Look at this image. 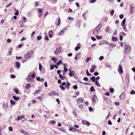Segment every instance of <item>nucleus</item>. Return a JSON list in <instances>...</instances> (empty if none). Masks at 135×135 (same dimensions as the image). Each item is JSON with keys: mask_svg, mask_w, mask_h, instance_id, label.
Instances as JSON below:
<instances>
[{"mask_svg": "<svg viewBox=\"0 0 135 135\" xmlns=\"http://www.w3.org/2000/svg\"><path fill=\"white\" fill-rule=\"evenodd\" d=\"M34 55V53L32 50L28 51L24 55L25 59L28 60Z\"/></svg>", "mask_w": 135, "mask_h": 135, "instance_id": "obj_1", "label": "nucleus"}, {"mask_svg": "<svg viewBox=\"0 0 135 135\" xmlns=\"http://www.w3.org/2000/svg\"><path fill=\"white\" fill-rule=\"evenodd\" d=\"M102 27L101 24H99L94 29L93 33L95 35L98 34L100 31Z\"/></svg>", "mask_w": 135, "mask_h": 135, "instance_id": "obj_2", "label": "nucleus"}, {"mask_svg": "<svg viewBox=\"0 0 135 135\" xmlns=\"http://www.w3.org/2000/svg\"><path fill=\"white\" fill-rule=\"evenodd\" d=\"M131 50V47L130 46L126 44L125 45L124 52H125L126 54L129 53Z\"/></svg>", "mask_w": 135, "mask_h": 135, "instance_id": "obj_3", "label": "nucleus"}, {"mask_svg": "<svg viewBox=\"0 0 135 135\" xmlns=\"http://www.w3.org/2000/svg\"><path fill=\"white\" fill-rule=\"evenodd\" d=\"M61 50V47H57L56 49V50L54 51V53L56 55H58L60 53Z\"/></svg>", "mask_w": 135, "mask_h": 135, "instance_id": "obj_4", "label": "nucleus"}, {"mask_svg": "<svg viewBox=\"0 0 135 135\" xmlns=\"http://www.w3.org/2000/svg\"><path fill=\"white\" fill-rule=\"evenodd\" d=\"M59 94L58 93L55 91H51L49 93V96H52L57 95H58Z\"/></svg>", "mask_w": 135, "mask_h": 135, "instance_id": "obj_5", "label": "nucleus"}, {"mask_svg": "<svg viewBox=\"0 0 135 135\" xmlns=\"http://www.w3.org/2000/svg\"><path fill=\"white\" fill-rule=\"evenodd\" d=\"M69 131H72L73 132H79L78 130L73 127H70L69 129Z\"/></svg>", "mask_w": 135, "mask_h": 135, "instance_id": "obj_6", "label": "nucleus"}, {"mask_svg": "<svg viewBox=\"0 0 135 135\" xmlns=\"http://www.w3.org/2000/svg\"><path fill=\"white\" fill-rule=\"evenodd\" d=\"M8 108V106L7 103H3V108L6 110Z\"/></svg>", "mask_w": 135, "mask_h": 135, "instance_id": "obj_7", "label": "nucleus"}, {"mask_svg": "<svg viewBox=\"0 0 135 135\" xmlns=\"http://www.w3.org/2000/svg\"><path fill=\"white\" fill-rule=\"evenodd\" d=\"M25 118V116L23 115H19L17 117V118L15 119V120H21L23 118Z\"/></svg>", "mask_w": 135, "mask_h": 135, "instance_id": "obj_8", "label": "nucleus"}, {"mask_svg": "<svg viewBox=\"0 0 135 135\" xmlns=\"http://www.w3.org/2000/svg\"><path fill=\"white\" fill-rule=\"evenodd\" d=\"M105 31L106 32H108L109 33H111L112 32V30L109 28L108 26H107L105 29Z\"/></svg>", "mask_w": 135, "mask_h": 135, "instance_id": "obj_9", "label": "nucleus"}, {"mask_svg": "<svg viewBox=\"0 0 135 135\" xmlns=\"http://www.w3.org/2000/svg\"><path fill=\"white\" fill-rule=\"evenodd\" d=\"M98 100V99L97 98V97L95 95H94L93 97L92 101L94 103H95Z\"/></svg>", "mask_w": 135, "mask_h": 135, "instance_id": "obj_10", "label": "nucleus"}, {"mask_svg": "<svg viewBox=\"0 0 135 135\" xmlns=\"http://www.w3.org/2000/svg\"><path fill=\"white\" fill-rule=\"evenodd\" d=\"M130 12L132 13H133L135 11L134 7L133 5H131L130 6Z\"/></svg>", "mask_w": 135, "mask_h": 135, "instance_id": "obj_11", "label": "nucleus"}, {"mask_svg": "<svg viewBox=\"0 0 135 135\" xmlns=\"http://www.w3.org/2000/svg\"><path fill=\"white\" fill-rule=\"evenodd\" d=\"M118 70L119 72L120 73H123V70L122 69V66H120V65H119V66L118 67Z\"/></svg>", "mask_w": 135, "mask_h": 135, "instance_id": "obj_12", "label": "nucleus"}, {"mask_svg": "<svg viewBox=\"0 0 135 135\" xmlns=\"http://www.w3.org/2000/svg\"><path fill=\"white\" fill-rule=\"evenodd\" d=\"M83 99L82 98H79L77 100V102L78 103H81L83 102Z\"/></svg>", "mask_w": 135, "mask_h": 135, "instance_id": "obj_13", "label": "nucleus"}, {"mask_svg": "<svg viewBox=\"0 0 135 135\" xmlns=\"http://www.w3.org/2000/svg\"><path fill=\"white\" fill-rule=\"evenodd\" d=\"M18 69H19L20 67V63L16 61L15 63Z\"/></svg>", "mask_w": 135, "mask_h": 135, "instance_id": "obj_14", "label": "nucleus"}, {"mask_svg": "<svg viewBox=\"0 0 135 135\" xmlns=\"http://www.w3.org/2000/svg\"><path fill=\"white\" fill-rule=\"evenodd\" d=\"M124 97H125L124 93L123 92L120 95V98L122 99H123L124 98Z\"/></svg>", "mask_w": 135, "mask_h": 135, "instance_id": "obj_15", "label": "nucleus"}, {"mask_svg": "<svg viewBox=\"0 0 135 135\" xmlns=\"http://www.w3.org/2000/svg\"><path fill=\"white\" fill-rule=\"evenodd\" d=\"M30 75H29L26 78V79L28 82L32 81V80L31 78L30 77Z\"/></svg>", "mask_w": 135, "mask_h": 135, "instance_id": "obj_16", "label": "nucleus"}, {"mask_svg": "<svg viewBox=\"0 0 135 135\" xmlns=\"http://www.w3.org/2000/svg\"><path fill=\"white\" fill-rule=\"evenodd\" d=\"M75 74L74 71H69V75L70 76H71Z\"/></svg>", "mask_w": 135, "mask_h": 135, "instance_id": "obj_17", "label": "nucleus"}, {"mask_svg": "<svg viewBox=\"0 0 135 135\" xmlns=\"http://www.w3.org/2000/svg\"><path fill=\"white\" fill-rule=\"evenodd\" d=\"M9 51L8 52V55H10L12 54V48H10L8 49Z\"/></svg>", "mask_w": 135, "mask_h": 135, "instance_id": "obj_18", "label": "nucleus"}, {"mask_svg": "<svg viewBox=\"0 0 135 135\" xmlns=\"http://www.w3.org/2000/svg\"><path fill=\"white\" fill-rule=\"evenodd\" d=\"M52 30H50L49 32V37L50 38L52 37Z\"/></svg>", "mask_w": 135, "mask_h": 135, "instance_id": "obj_19", "label": "nucleus"}, {"mask_svg": "<svg viewBox=\"0 0 135 135\" xmlns=\"http://www.w3.org/2000/svg\"><path fill=\"white\" fill-rule=\"evenodd\" d=\"M126 21V18H125L123 20L122 23H121V25L123 26V27Z\"/></svg>", "mask_w": 135, "mask_h": 135, "instance_id": "obj_20", "label": "nucleus"}, {"mask_svg": "<svg viewBox=\"0 0 135 135\" xmlns=\"http://www.w3.org/2000/svg\"><path fill=\"white\" fill-rule=\"evenodd\" d=\"M31 86L30 84H26V89L28 90L29 89V88H30Z\"/></svg>", "mask_w": 135, "mask_h": 135, "instance_id": "obj_21", "label": "nucleus"}, {"mask_svg": "<svg viewBox=\"0 0 135 135\" xmlns=\"http://www.w3.org/2000/svg\"><path fill=\"white\" fill-rule=\"evenodd\" d=\"M109 45L110 46V47L113 48L114 47L116 46V45L115 44L110 43Z\"/></svg>", "mask_w": 135, "mask_h": 135, "instance_id": "obj_22", "label": "nucleus"}, {"mask_svg": "<svg viewBox=\"0 0 135 135\" xmlns=\"http://www.w3.org/2000/svg\"><path fill=\"white\" fill-rule=\"evenodd\" d=\"M112 40L113 41H116L118 40V38L115 37H112Z\"/></svg>", "mask_w": 135, "mask_h": 135, "instance_id": "obj_23", "label": "nucleus"}, {"mask_svg": "<svg viewBox=\"0 0 135 135\" xmlns=\"http://www.w3.org/2000/svg\"><path fill=\"white\" fill-rule=\"evenodd\" d=\"M95 76H93L90 78V79L93 82H94L95 81Z\"/></svg>", "mask_w": 135, "mask_h": 135, "instance_id": "obj_24", "label": "nucleus"}, {"mask_svg": "<svg viewBox=\"0 0 135 135\" xmlns=\"http://www.w3.org/2000/svg\"><path fill=\"white\" fill-rule=\"evenodd\" d=\"M95 84L98 87H100V84L99 83V82L97 80L95 81Z\"/></svg>", "mask_w": 135, "mask_h": 135, "instance_id": "obj_25", "label": "nucleus"}, {"mask_svg": "<svg viewBox=\"0 0 135 135\" xmlns=\"http://www.w3.org/2000/svg\"><path fill=\"white\" fill-rule=\"evenodd\" d=\"M13 99L16 101L18 100L19 99V98L18 97H17L16 96H13Z\"/></svg>", "mask_w": 135, "mask_h": 135, "instance_id": "obj_26", "label": "nucleus"}, {"mask_svg": "<svg viewBox=\"0 0 135 135\" xmlns=\"http://www.w3.org/2000/svg\"><path fill=\"white\" fill-rule=\"evenodd\" d=\"M80 54V53H79L76 55V56L74 57V59H75V60H77L80 57V56H78V55Z\"/></svg>", "mask_w": 135, "mask_h": 135, "instance_id": "obj_27", "label": "nucleus"}, {"mask_svg": "<svg viewBox=\"0 0 135 135\" xmlns=\"http://www.w3.org/2000/svg\"><path fill=\"white\" fill-rule=\"evenodd\" d=\"M56 65L57 66H59L60 64H62L61 60H59V61L56 63Z\"/></svg>", "mask_w": 135, "mask_h": 135, "instance_id": "obj_28", "label": "nucleus"}, {"mask_svg": "<svg viewBox=\"0 0 135 135\" xmlns=\"http://www.w3.org/2000/svg\"><path fill=\"white\" fill-rule=\"evenodd\" d=\"M91 57H88L86 58V62L87 63L91 59Z\"/></svg>", "mask_w": 135, "mask_h": 135, "instance_id": "obj_29", "label": "nucleus"}, {"mask_svg": "<svg viewBox=\"0 0 135 135\" xmlns=\"http://www.w3.org/2000/svg\"><path fill=\"white\" fill-rule=\"evenodd\" d=\"M105 66L106 67L108 68H110L111 67V66L110 64L109 63H107L105 64Z\"/></svg>", "mask_w": 135, "mask_h": 135, "instance_id": "obj_30", "label": "nucleus"}, {"mask_svg": "<svg viewBox=\"0 0 135 135\" xmlns=\"http://www.w3.org/2000/svg\"><path fill=\"white\" fill-rule=\"evenodd\" d=\"M21 133H22L25 134H27V132L25 131H24L23 129H22L20 131Z\"/></svg>", "mask_w": 135, "mask_h": 135, "instance_id": "obj_31", "label": "nucleus"}, {"mask_svg": "<svg viewBox=\"0 0 135 135\" xmlns=\"http://www.w3.org/2000/svg\"><path fill=\"white\" fill-rule=\"evenodd\" d=\"M95 89H94V87L93 86H91L90 88V91L91 92L93 91H94Z\"/></svg>", "mask_w": 135, "mask_h": 135, "instance_id": "obj_32", "label": "nucleus"}, {"mask_svg": "<svg viewBox=\"0 0 135 135\" xmlns=\"http://www.w3.org/2000/svg\"><path fill=\"white\" fill-rule=\"evenodd\" d=\"M10 102L11 104L13 105H15L16 104L15 102L14 101L12 100H10Z\"/></svg>", "mask_w": 135, "mask_h": 135, "instance_id": "obj_33", "label": "nucleus"}, {"mask_svg": "<svg viewBox=\"0 0 135 135\" xmlns=\"http://www.w3.org/2000/svg\"><path fill=\"white\" fill-rule=\"evenodd\" d=\"M15 10L16 11V12L15 13V14L16 15H18L19 13L18 10H17L15 8Z\"/></svg>", "mask_w": 135, "mask_h": 135, "instance_id": "obj_34", "label": "nucleus"}, {"mask_svg": "<svg viewBox=\"0 0 135 135\" xmlns=\"http://www.w3.org/2000/svg\"><path fill=\"white\" fill-rule=\"evenodd\" d=\"M37 10L38 12L40 13H42V9L41 8L37 9Z\"/></svg>", "mask_w": 135, "mask_h": 135, "instance_id": "obj_35", "label": "nucleus"}, {"mask_svg": "<svg viewBox=\"0 0 135 135\" xmlns=\"http://www.w3.org/2000/svg\"><path fill=\"white\" fill-rule=\"evenodd\" d=\"M51 59L52 60L54 61L55 62L57 61V59H56L55 57H52Z\"/></svg>", "mask_w": 135, "mask_h": 135, "instance_id": "obj_36", "label": "nucleus"}, {"mask_svg": "<svg viewBox=\"0 0 135 135\" xmlns=\"http://www.w3.org/2000/svg\"><path fill=\"white\" fill-rule=\"evenodd\" d=\"M96 37L97 39L99 40L102 38V37L101 36H99V35H97L96 36Z\"/></svg>", "mask_w": 135, "mask_h": 135, "instance_id": "obj_37", "label": "nucleus"}, {"mask_svg": "<svg viewBox=\"0 0 135 135\" xmlns=\"http://www.w3.org/2000/svg\"><path fill=\"white\" fill-rule=\"evenodd\" d=\"M114 10H111L110 12V14L111 15L113 16L114 15Z\"/></svg>", "mask_w": 135, "mask_h": 135, "instance_id": "obj_38", "label": "nucleus"}, {"mask_svg": "<svg viewBox=\"0 0 135 135\" xmlns=\"http://www.w3.org/2000/svg\"><path fill=\"white\" fill-rule=\"evenodd\" d=\"M39 69L40 71H41L42 70V66L41 65V64L40 63L39 64Z\"/></svg>", "mask_w": 135, "mask_h": 135, "instance_id": "obj_39", "label": "nucleus"}, {"mask_svg": "<svg viewBox=\"0 0 135 135\" xmlns=\"http://www.w3.org/2000/svg\"><path fill=\"white\" fill-rule=\"evenodd\" d=\"M60 18H58V23L56 25L57 26H59L60 25Z\"/></svg>", "mask_w": 135, "mask_h": 135, "instance_id": "obj_40", "label": "nucleus"}, {"mask_svg": "<svg viewBox=\"0 0 135 135\" xmlns=\"http://www.w3.org/2000/svg\"><path fill=\"white\" fill-rule=\"evenodd\" d=\"M80 47L77 46L75 48V50L76 51H78L79 49H80Z\"/></svg>", "mask_w": 135, "mask_h": 135, "instance_id": "obj_41", "label": "nucleus"}, {"mask_svg": "<svg viewBox=\"0 0 135 135\" xmlns=\"http://www.w3.org/2000/svg\"><path fill=\"white\" fill-rule=\"evenodd\" d=\"M59 87L62 90H65V88L64 87L62 86V85H60Z\"/></svg>", "mask_w": 135, "mask_h": 135, "instance_id": "obj_42", "label": "nucleus"}, {"mask_svg": "<svg viewBox=\"0 0 135 135\" xmlns=\"http://www.w3.org/2000/svg\"><path fill=\"white\" fill-rule=\"evenodd\" d=\"M15 92L16 94H18L19 93L18 90L16 89H15Z\"/></svg>", "mask_w": 135, "mask_h": 135, "instance_id": "obj_43", "label": "nucleus"}, {"mask_svg": "<svg viewBox=\"0 0 135 135\" xmlns=\"http://www.w3.org/2000/svg\"><path fill=\"white\" fill-rule=\"evenodd\" d=\"M114 90L113 88H110V93H113L114 92Z\"/></svg>", "mask_w": 135, "mask_h": 135, "instance_id": "obj_44", "label": "nucleus"}, {"mask_svg": "<svg viewBox=\"0 0 135 135\" xmlns=\"http://www.w3.org/2000/svg\"><path fill=\"white\" fill-rule=\"evenodd\" d=\"M86 120H83L82 121V123L83 124L86 125Z\"/></svg>", "mask_w": 135, "mask_h": 135, "instance_id": "obj_45", "label": "nucleus"}, {"mask_svg": "<svg viewBox=\"0 0 135 135\" xmlns=\"http://www.w3.org/2000/svg\"><path fill=\"white\" fill-rule=\"evenodd\" d=\"M23 22L25 23L26 22V18L25 17H23Z\"/></svg>", "mask_w": 135, "mask_h": 135, "instance_id": "obj_46", "label": "nucleus"}, {"mask_svg": "<svg viewBox=\"0 0 135 135\" xmlns=\"http://www.w3.org/2000/svg\"><path fill=\"white\" fill-rule=\"evenodd\" d=\"M50 122L51 124H53L55 123L56 121L54 120H51L50 121Z\"/></svg>", "mask_w": 135, "mask_h": 135, "instance_id": "obj_47", "label": "nucleus"}, {"mask_svg": "<svg viewBox=\"0 0 135 135\" xmlns=\"http://www.w3.org/2000/svg\"><path fill=\"white\" fill-rule=\"evenodd\" d=\"M86 74L88 76H90L91 75V74L89 73L88 70H86Z\"/></svg>", "mask_w": 135, "mask_h": 135, "instance_id": "obj_48", "label": "nucleus"}, {"mask_svg": "<svg viewBox=\"0 0 135 135\" xmlns=\"http://www.w3.org/2000/svg\"><path fill=\"white\" fill-rule=\"evenodd\" d=\"M42 37L41 36H39L37 37V39L38 40H40L41 39Z\"/></svg>", "mask_w": 135, "mask_h": 135, "instance_id": "obj_49", "label": "nucleus"}, {"mask_svg": "<svg viewBox=\"0 0 135 135\" xmlns=\"http://www.w3.org/2000/svg\"><path fill=\"white\" fill-rule=\"evenodd\" d=\"M63 68L64 69V71L65 72H67L68 71V69L67 68H66V67L65 66Z\"/></svg>", "mask_w": 135, "mask_h": 135, "instance_id": "obj_50", "label": "nucleus"}, {"mask_svg": "<svg viewBox=\"0 0 135 135\" xmlns=\"http://www.w3.org/2000/svg\"><path fill=\"white\" fill-rule=\"evenodd\" d=\"M130 94H135V91L134 90H132L130 92Z\"/></svg>", "mask_w": 135, "mask_h": 135, "instance_id": "obj_51", "label": "nucleus"}, {"mask_svg": "<svg viewBox=\"0 0 135 135\" xmlns=\"http://www.w3.org/2000/svg\"><path fill=\"white\" fill-rule=\"evenodd\" d=\"M67 29V28H64V29H63L61 31V32L62 33H64L65 30H66V29Z\"/></svg>", "mask_w": 135, "mask_h": 135, "instance_id": "obj_52", "label": "nucleus"}, {"mask_svg": "<svg viewBox=\"0 0 135 135\" xmlns=\"http://www.w3.org/2000/svg\"><path fill=\"white\" fill-rule=\"evenodd\" d=\"M84 107V105H79V107L80 109H83V107Z\"/></svg>", "mask_w": 135, "mask_h": 135, "instance_id": "obj_53", "label": "nucleus"}, {"mask_svg": "<svg viewBox=\"0 0 135 135\" xmlns=\"http://www.w3.org/2000/svg\"><path fill=\"white\" fill-rule=\"evenodd\" d=\"M22 57L21 56H16V58L17 59H20L22 58Z\"/></svg>", "mask_w": 135, "mask_h": 135, "instance_id": "obj_54", "label": "nucleus"}, {"mask_svg": "<svg viewBox=\"0 0 135 135\" xmlns=\"http://www.w3.org/2000/svg\"><path fill=\"white\" fill-rule=\"evenodd\" d=\"M40 90H37L35 92H34V95H35V94H37V93H39V92H40Z\"/></svg>", "mask_w": 135, "mask_h": 135, "instance_id": "obj_55", "label": "nucleus"}, {"mask_svg": "<svg viewBox=\"0 0 135 135\" xmlns=\"http://www.w3.org/2000/svg\"><path fill=\"white\" fill-rule=\"evenodd\" d=\"M104 57L103 56H101L99 57V60H100L101 61L104 59Z\"/></svg>", "mask_w": 135, "mask_h": 135, "instance_id": "obj_56", "label": "nucleus"}, {"mask_svg": "<svg viewBox=\"0 0 135 135\" xmlns=\"http://www.w3.org/2000/svg\"><path fill=\"white\" fill-rule=\"evenodd\" d=\"M59 77L62 79V80H63L64 79V78L62 77V75L61 74H60L59 75Z\"/></svg>", "mask_w": 135, "mask_h": 135, "instance_id": "obj_57", "label": "nucleus"}, {"mask_svg": "<svg viewBox=\"0 0 135 135\" xmlns=\"http://www.w3.org/2000/svg\"><path fill=\"white\" fill-rule=\"evenodd\" d=\"M12 3H10L6 6V7L8 8V7H9L10 6L12 5Z\"/></svg>", "mask_w": 135, "mask_h": 135, "instance_id": "obj_58", "label": "nucleus"}, {"mask_svg": "<svg viewBox=\"0 0 135 135\" xmlns=\"http://www.w3.org/2000/svg\"><path fill=\"white\" fill-rule=\"evenodd\" d=\"M9 130L10 131H12L13 130L12 127H9L8 128Z\"/></svg>", "mask_w": 135, "mask_h": 135, "instance_id": "obj_59", "label": "nucleus"}, {"mask_svg": "<svg viewBox=\"0 0 135 135\" xmlns=\"http://www.w3.org/2000/svg\"><path fill=\"white\" fill-rule=\"evenodd\" d=\"M104 41V42L105 43V44H107V45H109V44H110V43H109L107 41L105 40H104L103 41Z\"/></svg>", "mask_w": 135, "mask_h": 135, "instance_id": "obj_60", "label": "nucleus"}, {"mask_svg": "<svg viewBox=\"0 0 135 135\" xmlns=\"http://www.w3.org/2000/svg\"><path fill=\"white\" fill-rule=\"evenodd\" d=\"M73 88L74 89H76L78 88V86L77 85H75L73 86Z\"/></svg>", "mask_w": 135, "mask_h": 135, "instance_id": "obj_61", "label": "nucleus"}, {"mask_svg": "<svg viewBox=\"0 0 135 135\" xmlns=\"http://www.w3.org/2000/svg\"><path fill=\"white\" fill-rule=\"evenodd\" d=\"M83 79L86 81H87L88 80V78L86 77H84V78Z\"/></svg>", "mask_w": 135, "mask_h": 135, "instance_id": "obj_62", "label": "nucleus"}, {"mask_svg": "<svg viewBox=\"0 0 135 135\" xmlns=\"http://www.w3.org/2000/svg\"><path fill=\"white\" fill-rule=\"evenodd\" d=\"M91 39L93 41H95L96 40L95 37L93 36L91 37Z\"/></svg>", "mask_w": 135, "mask_h": 135, "instance_id": "obj_63", "label": "nucleus"}, {"mask_svg": "<svg viewBox=\"0 0 135 135\" xmlns=\"http://www.w3.org/2000/svg\"><path fill=\"white\" fill-rule=\"evenodd\" d=\"M11 77L12 78H14L16 77V76L14 75H11Z\"/></svg>", "mask_w": 135, "mask_h": 135, "instance_id": "obj_64", "label": "nucleus"}]
</instances>
